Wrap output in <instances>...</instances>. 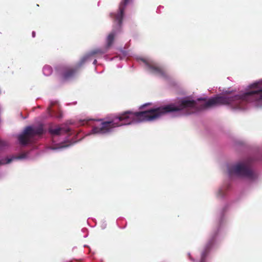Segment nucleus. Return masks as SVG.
<instances>
[{"instance_id":"nucleus-5","label":"nucleus","mask_w":262,"mask_h":262,"mask_svg":"<svg viewBox=\"0 0 262 262\" xmlns=\"http://www.w3.org/2000/svg\"><path fill=\"white\" fill-rule=\"evenodd\" d=\"M57 75L62 81L68 80L73 78L77 73V69L69 66H59L56 67Z\"/></svg>"},{"instance_id":"nucleus-8","label":"nucleus","mask_w":262,"mask_h":262,"mask_svg":"<svg viewBox=\"0 0 262 262\" xmlns=\"http://www.w3.org/2000/svg\"><path fill=\"white\" fill-rule=\"evenodd\" d=\"M130 1L131 0H122L121 2L119 5V9L120 10V13L117 16L118 18H120L121 17V15L123 13V11L125 10L126 6L129 3Z\"/></svg>"},{"instance_id":"nucleus-18","label":"nucleus","mask_w":262,"mask_h":262,"mask_svg":"<svg viewBox=\"0 0 262 262\" xmlns=\"http://www.w3.org/2000/svg\"><path fill=\"white\" fill-rule=\"evenodd\" d=\"M204 100L205 99H198V100Z\"/></svg>"},{"instance_id":"nucleus-12","label":"nucleus","mask_w":262,"mask_h":262,"mask_svg":"<svg viewBox=\"0 0 262 262\" xmlns=\"http://www.w3.org/2000/svg\"><path fill=\"white\" fill-rule=\"evenodd\" d=\"M7 146H8V143L6 141L0 139V149H2Z\"/></svg>"},{"instance_id":"nucleus-3","label":"nucleus","mask_w":262,"mask_h":262,"mask_svg":"<svg viewBox=\"0 0 262 262\" xmlns=\"http://www.w3.org/2000/svg\"><path fill=\"white\" fill-rule=\"evenodd\" d=\"M229 174L231 176L235 174L238 176L247 177L250 179H254L256 175L250 168L249 161L241 162L233 165L228 169Z\"/></svg>"},{"instance_id":"nucleus-4","label":"nucleus","mask_w":262,"mask_h":262,"mask_svg":"<svg viewBox=\"0 0 262 262\" xmlns=\"http://www.w3.org/2000/svg\"><path fill=\"white\" fill-rule=\"evenodd\" d=\"M124 12L121 15L120 18L117 17L118 15L120 13V10L119 9V11L116 13L111 14L112 18L114 19L115 23H116V26L114 27L112 31L108 34L106 38V45L105 47L106 49H109L113 45L115 37L117 35V34L120 31L122 23V19L124 16Z\"/></svg>"},{"instance_id":"nucleus-19","label":"nucleus","mask_w":262,"mask_h":262,"mask_svg":"<svg viewBox=\"0 0 262 262\" xmlns=\"http://www.w3.org/2000/svg\"><path fill=\"white\" fill-rule=\"evenodd\" d=\"M68 146H62V147H67Z\"/></svg>"},{"instance_id":"nucleus-15","label":"nucleus","mask_w":262,"mask_h":262,"mask_svg":"<svg viewBox=\"0 0 262 262\" xmlns=\"http://www.w3.org/2000/svg\"><path fill=\"white\" fill-rule=\"evenodd\" d=\"M96 63H97V60L95 59V60H94L93 63L96 64Z\"/></svg>"},{"instance_id":"nucleus-16","label":"nucleus","mask_w":262,"mask_h":262,"mask_svg":"<svg viewBox=\"0 0 262 262\" xmlns=\"http://www.w3.org/2000/svg\"><path fill=\"white\" fill-rule=\"evenodd\" d=\"M48 111L49 112H50L51 111V108L50 107L48 108Z\"/></svg>"},{"instance_id":"nucleus-10","label":"nucleus","mask_w":262,"mask_h":262,"mask_svg":"<svg viewBox=\"0 0 262 262\" xmlns=\"http://www.w3.org/2000/svg\"><path fill=\"white\" fill-rule=\"evenodd\" d=\"M211 244H208L206 245L204 251L202 253L201 262H204L205 257L206 256Z\"/></svg>"},{"instance_id":"nucleus-11","label":"nucleus","mask_w":262,"mask_h":262,"mask_svg":"<svg viewBox=\"0 0 262 262\" xmlns=\"http://www.w3.org/2000/svg\"><path fill=\"white\" fill-rule=\"evenodd\" d=\"M52 72V69L49 66H46L43 68V73L45 75L49 76Z\"/></svg>"},{"instance_id":"nucleus-17","label":"nucleus","mask_w":262,"mask_h":262,"mask_svg":"<svg viewBox=\"0 0 262 262\" xmlns=\"http://www.w3.org/2000/svg\"><path fill=\"white\" fill-rule=\"evenodd\" d=\"M83 122H85L86 123H87L88 122V120H86H86H83Z\"/></svg>"},{"instance_id":"nucleus-14","label":"nucleus","mask_w":262,"mask_h":262,"mask_svg":"<svg viewBox=\"0 0 262 262\" xmlns=\"http://www.w3.org/2000/svg\"><path fill=\"white\" fill-rule=\"evenodd\" d=\"M148 105V104H147H147H144V105H143L141 106L140 107V108H143L145 106H146V105Z\"/></svg>"},{"instance_id":"nucleus-9","label":"nucleus","mask_w":262,"mask_h":262,"mask_svg":"<svg viewBox=\"0 0 262 262\" xmlns=\"http://www.w3.org/2000/svg\"><path fill=\"white\" fill-rule=\"evenodd\" d=\"M108 49H106V47H104L103 49H96L95 50H92L90 53V56H93L96 54H99V55H102L106 53Z\"/></svg>"},{"instance_id":"nucleus-2","label":"nucleus","mask_w":262,"mask_h":262,"mask_svg":"<svg viewBox=\"0 0 262 262\" xmlns=\"http://www.w3.org/2000/svg\"><path fill=\"white\" fill-rule=\"evenodd\" d=\"M45 133L43 125L40 124L37 126H27L24 132L18 135V140L21 145H26L29 143L32 139L36 136H41Z\"/></svg>"},{"instance_id":"nucleus-1","label":"nucleus","mask_w":262,"mask_h":262,"mask_svg":"<svg viewBox=\"0 0 262 262\" xmlns=\"http://www.w3.org/2000/svg\"><path fill=\"white\" fill-rule=\"evenodd\" d=\"M259 85V82L254 83L249 86L250 91L243 94L233 96H217L209 99L200 105L196 101L184 98L176 103L145 111H126L109 121H101L100 126H94L92 132L94 134H104L111 132L115 127L134 123L152 121L167 113L178 112L190 115L218 105H229L233 108L243 109L248 103L262 101V88Z\"/></svg>"},{"instance_id":"nucleus-7","label":"nucleus","mask_w":262,"mask_h":262,"mask_svg":"<svg viewBox=\"0 0 262 262\" xmlns=\"http://www.w3.org/2000/svg\"><path fill=\"white\" fill-rule=\"evenodd\" d=\"M70 131V129L69 128H64V127H57L55 128H52L51 127L49 128V133L53 136H59L61 135L62 133H68Z\"/></svg>"},{"instance_id":"nucleus-13","label":"nucleus","mask_w":262,"mask_h":262,"mask_svg":"<svg viewBox=\"0 0 262 262\" xmlns=\"http://www.w3.org/2000/svg\"><path fill=\"white\" fill-rule=\"evenodd\" d=\"M87 58H88V57H83V59H82V62H84L87 59Z\"/></svg>"},{"instance_id":"nucleus-6","label":"nucleus","mask_w":262,"mask_h":262,"mask_svg":"<svg viewBox=\"0 0 262 262\" xmlns=\"http://www.w3.org/2000/svg\"><path fill=\"white\" fill-rule=\"evenodd\" d=\"M142 61L145 64L148 70L152 73L163 78H167V74L164 69L161 66L152 62L148 61L142 59Z\"/></svg>"}]
</instances>
